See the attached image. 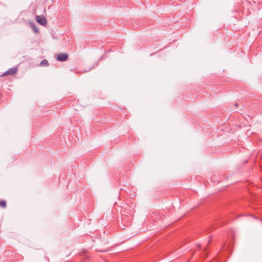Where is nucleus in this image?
<instances>
[{"label":"nucleus","instance_id":"obj_1","mask_svg":"<svg viewBox=\"0 0 262 262\" xmlns=\"http://www.w3.org/2000/svg\"><path fill=\"white\" fill-rule=\"evenodd\" d=\"M17 72V68L16 67L12 68L9 69L8 71L4 73L2 76H6L7 75H14L16 74Z\"/></svg>","mask_w":262,"mask_h":262},{"label":"nucleus","instance_id":"obj_2","mask_svg":"<svg viewBox=\"0 0 262 262\" xmlns=\"http://www.w3.org/2000/svg\"><path fill=\"white\" fill-rule=\"evenodd\" d=\"M36 20L39 24L45 26L47 24V20L43 16L37 15L36 16Z\"/></svg>","mask_w":262,"mask_h":262},{"label":"nucleus","instance_id":"obj_6","mask_svg":"<svg viewBox=\"0 0 262 262\" xmlns=\"http://www.w3.org/2000/svg\"><path fill=\"white\" fill-rule=\"evenodd\" d=\"M34 30L36 32H38V30L36 28H34Z\"/></svg>","mask_w":262,"mask_h":262},{"label":"nucleus","instance_id":"obj_3","mask_svg":"<svg viewBox=\"0 0 262 262\" xmlns=\"http://www.w3.org/2000/svg\"><path fill=\"white\" fill-rule=\"evenodd\" d=\"M68 57L69 55L67 53H61L58 54L57 59L60 61H65L68 59Z\"/></svg>","mask_w":262,"mask_h":262},{"label":"nucleus","instance_id":"obj_5","mask_svg":"<svg viewBox=\"0 0 262 262\" xmlns=\"http://www.w3.org/2000/svg\"><path fill=\"white\" fill-rule=\"evenodd\" d=\"M7 206L6 202L5 200L0 201V207L5 208Z\"/></svg>","mask_w":262,"mask_h":262},{"label":"nucleus","instance_id":"obj_7","mask_svg":"<svg viewBox=\"0 0 262 262\" xmlns=\"http://www.w3.org/2000/svg\"><path fill=\"white\" fill-rule=\"evenodd\" d=\"M235 105V106H238V104H237V103H236L235 104V105Z\"/></svg>","mask_w":262,"mask_h":262},{"label":"nucleus","instance_id":"obj_4","mask_svg":"<svg viewBox=\"0 0 262 262\" xmlns=\"http://www.w3.org/2000/svg\"><path fill=\"white\" fill-rule=\"evenodd\" d=\"M39 66H42V67H48L49 66V62H48L47 60L43 59L40 62V63L39 64Z\"/></svg>","mask_w":262,"mask_h":262}]
</instances>
